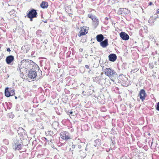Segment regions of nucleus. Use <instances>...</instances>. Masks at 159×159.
<instances>
[{
    "label": "nucleus",
    "instance_id": "obj_39",
    "mask_svg": "<svg viewBox=\"0 0 159 159\" xmlns=\"http://www.w3.org/2000/svg\"><path fill=\"white\" fill-rule=\"evenodd\" d=\"M158 18V15H157L156 16V17L154 18L155 19V20L156 18Z\"/></svg>",
    "mask_w": 159,
    "mask_h": 159
},
{
    "label": "nucleus",
    "instance_id": "obj_27",
    "mask_svg": "<svg viewBox=\"0 0 159 159\" xmlns=\"http://www.w3.org/2000/svg\"><path fill=\"white\" fill-rule=\"evenodd\" d=\"M93 16L91 14H89L88 15V17L91 19L93 17Z\"/></svg>",
    "mask_w": 159,
    "mask_h": 159
},
{
    "label": "nucleus",
    "instance_id": "obj_17",
    "mask_svg": "<svg viewBox=\"0 0 159 159\" xmlns=\"http://www.w3.org/2000/svg\"><path fill=\"white\" fill-rule=\"evenodd\" d=\"M21 66H21L20 67L17 68V71L20 73L21 74V76L22 75V74L23 73V71L24 70H25V68H24L23 67L22 68L21 67ZM22 75H23V74H22Z\"/></svg>",
    "mask_w": 159,
    "mask_h": 159
},
{
    "label": "nucleus",
    "instance_id": "obj_19",
    "mask_svg": "<svg viewBox=\"0 0 159 159\" xmlns=\"http://www.w3.org/2000/svg\"><path fill=\"white\" fill-rule=\"evenodd\" d=\"M15 150H20L21 148V144H19L17 145H15Z\"/></svg>",
    "mask_w": 159,
    "mask_h": 159
},
{
    "label": "nucleus",
    "instance_id": "obj_7",
    "mask_svg": "<svg viewBox=\"0 0 159 159\" xmlns=\"http://www.w3.org/2000/svg\"><path fill=\"white\" fill-rule=\"evenodd\" d=\"M138 96L139 97L140 99L142 102L144 101L147 96V94L144 89H142L140 90Z\"/></svg>",
    "mask_w": 159,
    "mask_h": 159
},
{
    "label": "nucleus",
    "instance_id": "obj_10",
    "mask_svg": "<svg viewBox=\"0 0 159 159\" xmlns=\"http://www.w3.org/2000/svg\"><path fill=\"white\" fill-rule=\"evenodd\" d=\"M14 57L13 56L10 55L7 57L6 61L7 64H10L14 60Z\"/></svg>",
    "mask_w": 159,
    "mask_h": 159
},
{
    "label": "nucleus",
    "instance_id": "obj_41",
    "mask_svg": "<svg viewBox=\"0 0 159 159\" xmlns=\"http://www.w3.org/2000/svg\"><path fill=\"white\" fill-rule=\"evenodd\" d=\"M152 41H155V39L153 38H152Z\"/></svg>",
    "mask_w": 159,
    "mask_h": 159
},
{
    "label": "nucleus",
    "instance_id": "obj_30",
    "mask_svg": "<svg viewBox=\"0 0 159 159\" xmlns=\"http://www.w3.org/2000/svg\"><path fill=\"white\" fill-rule=\"evenodd\" d=\"M75 145L74 144H72L71 146V148L73 149H74L75 148Z\"/></svg>",
    "mask_w": 159,
    "mask_h": 159
},
{
    "label": "nucleus",
    "instance_id": "obj_14",
    "mask_svg": "<svg viewBox=\"0 0 159 159\" xmlns=\"http://www.w3.org/2000/svg\"><path fill=\"white\" fill-rule=\"evenodd\" d=\"M96 39L98 42H100L103 40L104 36L102 34H98L96 36Z\"/></svg>",
    "mask_w": 159,
    "mask_h": 159
},
{
    "label": "nucleus",
    "instance_id": "obj_4",
    "mask_svg": "<svg viewBox=\"0 0 159 159\" xmlns=\"http://www.w3.org/2000/svg\"><path fill=\"white\" fill-rule=\"evenodd\" d=\"M37 70L42 73V71L39 69V67L38 69L34 68V67H33L29 71L28 74L29 77L31 79H33L35 78L37 75Z\"/></svg>",
    "mask_w": 159,
    "mask_h": 159
},
{
    "label": "nucleus",
    "instance_id": "obj_43",
    "mask_svg": "<svg viewBox=\"0 0 159 159\" xmlns=\"http://www.w3.org/2000/svg\"><path fill=\"white\" fill-rule=\"evenodd\" d=\"M152 144H153V141H152V142H151V146H152Z\"/></svg>",
    "mask_w": 159,
    "mask_h": 159
},
{
    "label": "nucleus",
    "instance_id": "obj_33",
    "mask_svg": "<svg viewBox=\"0 0 159 159\" xmlns=\"http://www.w3.org/2000/svg\"><path fill=\"white\" fill-rule=\"evenodd\" d=\"M41 32V31L40 30H38L36 32V34H37L38 33H40Z\"/></svg>",
    "mask_w": 159,
    "mask_h": 159
},
{
    "label": "nucleus",
    "instance_id": "obj_32",
    "mask_svg": "<svg viewBox=\"0 0 159 159\" xmlns=\"http://www.w3.org/2000/svg\"><path fill=\"white\" fill-rule=\"evenodd\" d=\"M81 147H82V146L81 145H79L78 146V148L79 149L81 148Z\"/></svg>",
    "mask_w": 159,
    "mask_h": 159
},
{
    "label": "nucleus",
    "instance_id": "obj_22",
    "mask_svg": "<svg viewBox=\"0 0 159 159\" xmlns=\"http://www.w3.org/2000/svg\"><path fill=\"white\" fill-rule=\"evenodd\" d=\"M10 93H11V94H10L11 96H13V95H14L15 94V90L14 89H10Z\"/></svg>",
    "mask_w": 159,
    "mask_h": 159
},
{
    "label": "nucleus",
    "instance_id": "obj_40",
    "mask_svg": "<svg viewBox=\"0 0 159 159\" xmlns=\"http://www.w3.org/2000/svg\"><path fill=\"white\" fill-rule=\"evenodd\" d=\"M154 64H155V65H157V61H154Z\"/></svg>",
    "mask_w": 159,
    "mask_h": 159
},
{
    "label": "nucleus",
    "instance_id": "obj_48",
    "mask_svg": "<svg viewBox=\"0 0 159 159\" xmlns=\"http://www.w3.org/2000/svg\"><path fill=\"white\" fill-rule=\"evenodd\" d=\"M44 138L46 140H47V139H46V138H44Z\"/></svg>",
    "mask_w": 159,
    "mask_h": 159
},
{
    "label": "nucleus",
    "instance_id": "obj_12",
    "mask_svg": "<svg viewBox=\"0 0 159 159\" xmlns=\"http://www.w3.org/2000/svg\"><path fill=\"white\" fill-rule=\"evenodd\" d=\"M100 45L103 48H106L108 45V40L107 39H105L104 40L100 42Z\"/></svg>",
    "mask_w": 159,
    "mask_h": 159
},
{
    "label": "nucleus",
    "instance_id": "obj_20",
    "mask_svg": "<svg viewBox=\"0 0 159 159\" xmlns=\"http://www.w3.org/2000/svg\"><path fill=\"white\" fill-rule=\"evenodd\" d=\"M100 79L99 77H97L93 78V81L96 82L97 83H99L100 81Z\"/></svg>",
    "mask_w": 159,
    "mask_h": 159
},
{
    "label": "nucleus",
    "instance_id": "obj_24",
    "mask_svg": "<svg viewBox=\"0 0 159 159\" xmlns=\"http://www.w3.org/2000/svg\"><path fill=\"white\" fill-rule=\"evenodd\" d=\"M156 109L157 110L159 111V102H157V104Z\"/></svg>",
    "mask_w": 159,
    "mask_h": 159
},
{
    "label": "nucleus",
    "instance_id": "obj_38",
    "mask_svg": "<svg viewBox=\"0 0 159 159\" xmlns=\"http://www.w3.org/2000/svg\"><path fill=\"white\" fill-rule=\"evenodd\" d=\"M157 14H158L159 13V9H158L157 10Z\"/></svg>",
    "mask_w": 159,
    "mask_h": 159
},
{
    "label": "nucleus",
    "instance_id": "obj_8",
    "mask_svg": "<svg viewBox=\"0 0 159 159\" xmlns=\"http://www.w3.org/2000/svg\"><path fill=\"white\" fill-rule=\"evenodd\" d=\"M88 28L87 27L84 26L81 28V30L79 32L78 36L80 37L81 36L86 34L88 32Z\"/></svg>",
    "mask_w": 159,
    "mask_h": 159
},
{
    "label": "nucleus",
    "instance_id": "obj_47",
    "mask_svg": "<svg viewBox=\"0 0 159 159\" xmlns=\"http://www.w3.org/2000/svg\"><path fill=\"white\" fill-rule=\"evenodd\" d=\"M71 13L69 14V16H71Z\"/></svg>",
    "mask_w": 159,
    "mask_h": 159
},
{
    "label": "nucleus",
    "instance_id": "obj_35",
    "mask_svg": "<svg viewBox=\"0 0 159 159\" xmlns=\"http://www.w3.org/2000/svg\"><path fill=\"white\" fill-rule=\"evenodd\" d=\"M85 67L87 69L89 68V66L88 65H86L85 66Z\"/></svg>",
    "mask_w": 159,
    "mask_h": 159
},
{
    "label": "nucleus",
    "instance_id": "obj_9",
    "mask_svg": "<svg viewBox=\"0 0 159 159\" xmlns=\"http://www.w3.org/2000/svg\"><path fill=\"white\" fill-rule=\"evenodd\" d=\"M120 35L121 39L124 40H127L129 39V35L124 32H121L120 33Z\"/></svg>",
    "mask_w": 159,
    "mask_h": 159
},
{
    "label": "nucleus",
    "instance_id": "obj_3",
    "mask_svg": "<svg viewBox=\"0 0 159 159\" xmlns=\"http://www.w3.org/2000/svg\"><path fill=\"white\" fill-rule=\"evenodd\" d=\"M26 16L27 17L30 19V21H32L33 20V18L37 17V12L36 10L32 9L28 12Z\"/></svg>",
    "mask_w": 159,
    "mask_h": 159
},
{
    "label": "nucleus",
    "instance_id": "obj_25",
    "mask_svg": "<svg viewBox=\"0 0 159 159\" xmlns=\"http://www.w3.org/2000/svg\"><path fill=\"white\" fill-rule=\"evenodd\" d=\"M149 67L151 69H152L154 67V66L152 63H149Z\"/></svg>",
    "mask_w": 159,
    "mask_h": 159
},
{
    "label": "nucleus",
    "instance_id": "obj_29",
    "mask_svg": "<svg viewBox=\"0 0 159 159\" xmlns=\"http://www.w3.org/2000/svg\"><path fill=\"white\" fill-rule=\"evenodd\" d=\"M82 95L83 96H85L86 95V93L84 91H83L82 93Z\"/></svg>",
    "mask_w": 159,
    "mask_h": 159
},
{
    "label": "nucleus",
    "instance_id": "obj_6",
    "mask_svg": "<svg viewBox=\"0 0 159 159\" xmlns=\"http://www.w3.org/2000/svg\"><path fill=\"white\" fill-rule=\"evenodd\" d=\"M129 11L126 8H120L117 12L118 14L122 16L128 14Z\"/></svg>",
    "mask_w": 159,
    "mask_h": 159
},
{
    "label": "nucleus",
    "instance_id": "obj_23",
    "mask_svg": "<svg viewBox=\"0 0 159 159\" xmlns=\"http://www.w3.org/2000/svg\"><path fill=\"white\" fill-rule=\"evenodd\" d=\"M92 19L93 20V21H94V22L96 21L97 22H98V19H97V18L95 16H93V18Z\"/></svg>",
    "mask_w": 159,
    "mask_h": 159
},
{
    "label": "nucleus",
    "instance_id": "obj_34",
    "mask_svg": "<svg viewBox=\"0 0 159 159\" xmlns=\"http://www.w3.org/2000/svg\"><path fill=\"white\" fill-rule=\"evenodd\" d=\"M152 2H149V3H148V5H149V6H151V5H152Z\"/></svg>",
    "mask_w": 159,
    "mask_h": 159
},
{
    "label": "nucleus",
    "instance_id": "obj_21",
    "mask_svg": "<svg viewBox=\"0 0 159 159\" xmlns=\"http://www.w3.org/2000/svg\"><path fill=\"white\" fill-rule=\"evenodd\" d=\"M82 155H81L80 157L82 158H84L86 156V154L84 152H82Z\"/></svg>",
    "mask_w": 159,
    "mask_h": 159
},
{
    "label": "nucleus",
    "instance_id": "obj_16",
    "mask_svg": "<svg viewBox=\"0 0 159 159\" xmlns=\"http://www.w3.org/2000/svg\"><path fill=\"white\" fill-rule=\"evenodd\" d=\"M18 134L20 135H23L25 134V131L22 128H20L19 129V130H18Z\"/></svg>",
    "mask_w": 159,
    "mask_h": 159
},
{
    "label": "nucleus",
    "instance_id": "obj_50",
    "mask_svg": "<svg viewBox=\"0 0 159 159\" xmlns=\"http://www.w3.org/2000/svg\"><path fill=\"white\" fill-rule=\"evenodd\" d=\"M159 60V58H158V61Z\"/></svg>",
    "mask_w": 159,
    "mask_h": 159
},
{
    "label": "nucleus",
    "instance_id": "obj_15",
    "mask_svg": "<svg viewBox=\"0 0 159 159\" xmlns=\"http://www.w3.org/2000/svg\"><path fill=\"white\" fill-rule=\"evenodd\" d=\"M10 90H9V88L7 87L6 88L5 90V94L6 96L7 97H9L11 96V93Z\"/></svg>",
    "mask_w": 159,
    "mask_h": 159
},
{
    "label": "nucleus",
    "instance_id": "obj_45",
    "mask_svg": "<svg viewBox=\"0 0 159 159\" xmlns=\"http://www.w3.org/2000/svg\"><path fill=\"white\" fill-rule=\"evenodd\" d=\"M17 97L16 96H15V98L16 99H17Z\"/></svg>",
    "mask_w": 159,
    "mask_h": 159
},
{
    "label": "nucleus",
    "instance_id": "obj_31",
    "mask_svg": "<svg viewBox=\"0 0 159 159\" xmlns=\"http://www.w3.org/2000/svg\"><path fill=\"white\" fill-rule=\"evenodd\" d=\"M48 133L50 134V135H52V134H53L52 131H48Z\"/></svg>",
    "mask_w": 159,
    "mask_h": 159
},
{
    "label": "nucleus",
    "instance_id": "obj_18",
    "mask_svg": "<svg viewBox=\"0 0 159 159\" xmlns=\"http://www.w3.org/2000/svg\"><path fill=\"white\" fill-rule=\"evenodd\" d=\"M155 19L152 16H151L148 20V22L150 23H153L155 21Z\"/></svg>",
    "mask_w": 159,
    "mask_h": 159
},
{
    "label": "nucleus",
    "instance_id": "obj_49",
    "mask_svg": "<svg viewBox=\"0 0 159 159\" xmlns=\"http://www.w3.org/2000/svg\"><path fill=\"white\" fill-rule=\"evenodd\" d=\"M148 135H150V133H149V134H148Z\"/></svg>",
    "mask_w": 159,
    "mask_h": 159
},
{
    "label": "nucleus",
    "instance_id": "obj_28",
    "mask_svg": "<svg viewBox=\"0 0 159 159\" xmlns=\"http://www.w3.org/2000/svg\"><path fill=\"white\" fill-rule=\"evenodd\" d=\"M121 77L122 78H123V77H124L125 78V76L124 75H123V74L120 75H119V78L120 79V77Z\"/></svg>",
    "mask_w": 159,
    "mask_h": 159
},
{
    "label": "nucleus",
    "instance_id": "obj_5",
    "mask_svg": "<svg viewBox=\"0 0 159 159\" xmlns=\"http://www.w3.org/2000/svg\"><path fill=\"white\" fill-rule=\"evenodd\" d=\"M60 136L62 139L66 141L70 138L69 133L66 131L61 132L60 134Z\"/></svg>",
    "mask_w": 159,
    "mask_h": 159
},
{
    "label": "nucleus",
    "instance_id": "obj_44",
    "mask_svg": "<svg viewBox=\"0 0 159 159\" xmlns=\"http://www.w3.org/2000/svg\"><path fill=\"white\" fill-rule=\"evenodd\" d=\"M149 37L150 39H151L152 38V37L151 36H149Z\"/></svg>",
    "mask_w": 159,
    "mask_h": 159
},
{
    "label": "nucleus",
    "instance_id": "obj_37",
    "mask_svg": "<svg viewBox=\"0 0 159 159\" xmlns=\"http://www.w3.org/2000/svg\"><path fill=\"white\" fill-rule=\"evenodd\" d=\"M69 113V112H67V114H68ZM69 113L70 114H72V113H73V112L71 111H70V112H69Z\"/></svg>",
    "mask_w": 159,
    "mask_h": 159
},
{
    "label": "nucleus",
    "instance_id": "obj_26",
    "mask_svg": "<svg viewBox=\"0 0 159 159\" xmlns=\"http://www.w3.org/2000/svg\"><path fill=\"white\" fill-rule=\"evenodd\" d=\"M9 116L10 118H13L14 117V115L12 113L10 114L9 115Z\"/></svg>",
    "mask_w": 159,
    "mask_h": 159
},
{
    "label": "nucleus",
    "instance_id": "obj_1",
    "mask_svg": "<svg viewBox=\"0 0 159 159\" xmlns=\"http://www.w3.org/2000/svg\"><path fill=\"white\" fill-rule=\"evenodd\" d=\"M107 63L106 62L104 64L100 63V66L102 67L103 70H104L106 75L108 76L112 81H114V80L117 76V74L111 68H107Z\"/></svg>",
    "mask_w": 159,
    "mask_h": 159
},
{
    "label": "nucleus",
    "instance_id": "obj_2",
    "mask_svg": "<svg viewBox=\"0 0 159 159\" xmlns=\"http://www.w3.org/2000/svg\"><path fill=\"white\" fill-rule=\"evenodd\" d=\"M20 62L22 66L25 69H32L33 67L37 69H39V66L31 60L23 59Z\"/></svg>",
    "mask_w": 159,
    "mask_h": 159
},
{
    "label": "nucleus",
    "instance_id": "obj_36",
    "mask_svg": "<svg viewBox=\"0 0 159 159\" xmlns=\"http://www.w3.org/2000/svg\"><path fill=\"white\" fill-rule=\"evenodd\" d=\"M7 52H10L11 51L10 49V48H7Z\"/></svg>",
    "mask_w": 159,
    "mask_h": 159
},
{
    "label": "nucleus",
    "instance_id": "obj_46",
    "mask_svg": "<svg viewBox=\"0 0 159 159\" xmlns=\"http://www.w3.org/2000/svg\"><path fill=\"white\" fill-rule=\"evenodd\" d=\"M69 151H71V148H70V149H69Z\"/></svg>",
    "mask_w": 159,
    "mask_h": 159
},
{
    "label": "nucleus",
    "instance_id": "obj_42",
    "mask_svg": "<svg viewBox=\"0 0 159 159\" xmlns=\"http://www.w3.org/2000/svg\"><path fill=\"white\" fill-rule=\"evenodd\" d=\"M45 23H46L47 22V20H45V21H43Z\"/></svg>",
    "mask_w": 159,
    "mask_h": 159
},
{
    "label": "nucleus",
    "instance_id": "obj_13",
    "mask_svg": "<svg viewBox=\"0 0 159 159\" xmlns=\"http://www.w3.org/2000/svg\"><path fill=\"white\" fill-rule=\"evenodd\" d=\"M40 6L42 8H47L48 7V3L46 1H42L40 4Z\"/></svg>",
    "mask_w": 159,
    "mask_h": 159
},
{
    "label": "nucleus",
    "instance_id": "obj_11",
    "mask_svg": "<svg viewBox=\"0 0 159 159\" xmlns=\"http://www.w3.org/2000/svg\"><path fill=\"white\" fill-rule=\"evenodd\" d=\"M109 60L111 61L114 62L117 59L116 54L113 53L110 54L108 56Z\"/></svg>",
    "mask_w": 159,
    "mask_h": 159
}]
</instances>
